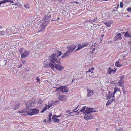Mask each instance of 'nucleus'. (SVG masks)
Returning <instances> with one entry per match:
<instances>
[{
    "instance_id": "nucleus-1",
    "label": "nucleus",
    "mask_w": 131,
    "mask_h": 131,
    "mask_svg": "<svg viewBox=\"0 0 131 131\" xmlns=\"http://www.w3.org/2000/svg\"><path fill=\"white\" fill-rule=\"evenodd\" d=\"M49 59L50 61L53 63H54L56 62L57 63H60V59H57V57L54 53L52 54L51 56H49Z\"/></svg>"
},
{
    "instance_id": "nucleus-2",
    "label": "nucleus",
    "mask_w": 131,
    "mask_h": 131,
    "mask_svg": "<svg viewBox=\"0 0 131 131\" xmlns=\"http://www.w3.org/2000/svg\"><path fill=\"white\" fill-rule=\"evenodd\" d=\"M54 88H56L57 89L55 91L57 92L59 90H60L62 91V92H67L69 89L67 88V86H60V87L57 88V87H54Z\"/></svg>"
},
{
    "instance_id": "nucleus-3",
    "label": "nucleus",
    "mask_w": 131,
    "mask_h": 131,
    "mask_svg": "<svg viewBox=\"0 0 131 131\" xmlns=\"http://www.w3.org/2000/svg\"><path fill=\"white\" fill-rule=\"evenodd\" d=\"M125 39L124 38H122V34L121 33H118L115 36L114 39L115 41H117L120 40L124 41Z\"/></svg>"
},
{
    "instance_id": "nucleus-4",
    "label": "nucleus",
    "mask_w": 131,
    "mask_h": 131,
    "mask_svg": "<svg viewBox=\"0 0 131 131\" xmlns=\"http://www.w3.org/2000/svg\"><path fill=\"white\" fill-rule=\"evenodd\" d=\"M68 49V51L70 53L73 52V50L76 48V46L74 44H72L69 45L67 47Z\"/></svg>"
},
{
    "instance_id": "nucleus-5",
    "label": "nucleus",
    "mask_w": 131,
    "mask_h": 131,
    "mask_svg": "<svg viewBox=\"0 0 131 131\" xmlns=\"http://www.w3.org/2000/svg\"><path fill=\"white\" fill-rule=\"evenodd\" d=\"M56 64L54 63L55 68L57 70L60 71H61L64 69V67L62 65L60 64L59 63Z\"/></svg>"
},
{
    "instance_id": "nucleus-6",
    "label": "nucleus",
    "mask_w": 131,
    "mask_h": 131,
    "mask_svg": "<svg viewBox=\"0 0 131 131\" xmlns=\"http://www.w3.org/2000/svg\"><path fill=\"white\" fill-rule=\"evenodd\" d=\"M36 103L35 101H32L31 100H29L27 103H26V106L29 107H32L34 106Z\"/></svg>"
},
{
    "instance_id": "nucleus-7",
    "label": "nucleus",
    "mask_w": 131,
    "mask_h": 131,
    "mask_svg": "<svg viewBox=\"0 0 131 131\" xmlns=\"http://www.w3.org/2000/svg\"><path fill=\"white\" fill-rule=\"evenodd\" d=\"M44 21L43 22L44 24L47 23V24H48L50 22V20L48 19V13L47 14V15H45L44 16L43 19Z\"/></svg>"
},
{
    "instance_id": "nucleus-8",
    "label": "nucleus",
    "mask_w": 131,
    "mask_h": 131,
    "mask_svg": "<svg viewBox=\"0 0 131 131\" xmlns=\"http://www.w3.org/2000/svg\"><path fill=\"white\" fill-rule=\"evenodd\" d=\"M29 53V52L27 50H25L24 52L20 53L21 58H25L28 55Z\"/></svg>"
},
{
    "instance_id": "nucleus-9",
    "label": "nucleus",
    "mask_w": 131,
    "mask_h": 131,
    "mask_svg": "<svg viewBox=\"0 0 131 131\" xmlns=\"http://www.w3.org/2000/svg\"><path fill=\"white\" fill-rule=\"evenodd\" d=\"M39 110L38 109H33L32 112L28 113L27 115L32 116L35 114L38 113L39 112Z\"/></svg>"
},
{
    "instance_id": "nucleus-10",
    "label": "nucleus",
    "mask_w": 131,
    "mask_h": 131,
    "mask_svg": "<svg viewBox=\"0 0 131 131\" xmlns=\"http://www.w3.org/2000/svg\"><path fill=\"white\" fill-rule=\"evenodd\" d=\"M84 115V118L86 120H88L89 119H92L94 118L93 116L91 114H88Z\"/></svg>"
},
{
    "instance_id": "nucleus-11",
    "label": "nucleus",
    "mask_w": 131,
    "mask_h": 131,
    "mask_svg": "<svg viewBox=\"0 0 131 131\" xmlns=\"http://www.w3.org/2000/svg\"><path fill=\"white\" fill-rule=\"evenodd\" d=\"M45 67L46 68L49 67L51 69H52L54 70V68H55L54 63L53 64L51 63H49L48 64L45 65Z\"/></svg>"
},
{
    "instance_id": "nucleus-12",
    "label": "nucleus",
    "mask_w": 131,
    "mask_h": 131,
    "mask_svg": "<svg viewBox=\"0 0 131 131\" xmlns=\"http://www.w3.org/2000/svg\"><path fill=\"white\" fill-rule=\"evenodd\" d=\"M91 111V109H90V108L88 107H86V108L85 111L83 113L84 115L89 114L90 113H92Z\"/></svg>"
},
{
    "instance_id": "nucleus-13",
    "label": "nucleus",
    "mask_w": 131,
    "mask_h": 131,
    "mask_svg": "<svg viewBox=\"0 0 131 131\" xmlns=\"http://www.w3.org/2000/svg\"><path fill=\"white\" fill-rule=\"evenodd\" d=\"M88 95V97L91 96L93 94V90H91L90 89H89L88 88H87Z\"/></svg>"
},
{
    "instance_id": "nucleus-14",
    "label": "nucleus",
    "mask_w": 131,
    "mask_h": 131,
    "mask_svg": "<svg viewBox=\"0 0 131 131\" xmlns=\"http://www.w3.org/2000/svg\"><path fill=\"white\" fill-rule=\"evenodd\" d=\"M125 76L124 75L122 76L118 77L117 79L118 80V82H121V81L124 82L125 80Z\"/></svg>"
},
{
    "instance_id": "nucleus-15",
    "label": "nucleus",
    "mask_w": 131,
    "mask_h": 131,
    "mask_svg": "<svg viewBox=\"0 0 131 131\" xmlns=\"http://www.w3.org/2000/svg\"><path fill=\"white\" fill-rule=\"evenodd\" d=\"M70 52L68 50L65 53H64L61 57L62 58H65L68 57L70 54Z\"/></svg>"
},
{
    "instance_id": "nucleus-16",
    "label": "nucleus",
    "mask_w": 131,
    "mask_h": 131,
    "mask_svg": "<svg viewBox=\"0 0 131 131\" xmlns=\"http://www.w3.org/2000/svg\"><path fill=\"white\" fill-rule=\"evenodd\" d=\"M29 107V106H27L25 108V114H26V115H27L28 114L27 113H29L31 111L32 109L30 108Z\"/></svg>"
},
{
    "instance_id": "nucleus-17",
    "label": "nucleus",
    "mask_w": 131,
    "mask_h": 131,
    "mask_svg": "<svg viewBox=\"0 0 131 131\" xmlns=\"http://www.w3.org/2000/svg\"><path fill=\"white\" fill-rule=\"evenodd\" d=\"M116 70L117 69L114 70L113 69H112L111 68H109L108 70V73L110 74L112 72L114 73L115 72Z\"/></svg>"
},
{
    "instance_id": "nucleus-18",
    "label": "nucleus",
    "mask_w": 131,
    "mask_h": 131,
    "mask_svg": "<svg viewBox=\"0 0 131 131\" xmlns=\"http://www.w3.org/2000/svg\"><path fill=\"white\" fill-rule=\"evenodd\" d=\"M59 99L62 101H64L66 100V99L64 95H59Z\"/></svg>"
},
{
    "instance_id": "nucleus-19",
    "label": "nucleus",
    "mask_w": 131,
    "mask_h": 131,
    "mask_svg": "<svg viewBox=\"0 0 131 131\" xmlns=\"http://www.w3.org/2000/svg\"><path fill=\"white\" fill-rule=\"evenodd\" d=\"M130 34L131 33L130 32L127 31L126 32L125 34L124 35V36L127 38H131V34Z\"/></svg>"
},
{
    "instance_id": "nucleus-20",
    "label": "nucleus",
    "mask_w": 131,
    "mask_h": 131,
    "mask_svg": "<svg viewBox=\"0 0 131 131\" xmlns=\"http://www.w3.org/2000/svg\"><path fill=\"white\" fill-rule=\"evenodd\" d=\"M54 54L56 55L57 58L61 54L62 52L61 51H56V53Z\"/></svg>"
},
{
    "instance_id": "nucleus-21",
    "label": "nucleus",
    "mask_w": 131,
    "mask_h": 131,
    "mask_svg": "<svg viewBox=\"0 0 131 131\" xmlns=\"http://www.w3.org/2000/svg\"><path fill=\"white\" fill-rule=\"evenodd\" d=\"M11 31L12 32H15V33L17 31V29L15 26H12L10 29Z\"/></svg>"
},
{
    "instance_id": "nucleus-22",
    "label": "nucleus",
    "mask_w": 131,
    "mask_h": 131,
    "mask_svg": "<svg viewBox=\"0 0 131 131\" xmlns=\"http://www.w3.org/2000/svg\"><path fill=\"white\" fill-rule=\"evenodd\" d=\"M112 22L111 21H109L107 22H105L104 23L107 27H110L111 26V24L112 23Z\"/></svg>"
},
{
    "instance_id": "nucleus-23",
    "label": "nucleus",
    "mask_w": 131,
    "mask_h": 131,
    "mask_svg": "<svg viewBox=\"0 0 131 131\" xmlns=\"http://www.w3.org/2000/svg\"><path fill=\"white\" fill-rule=\"evenodd\" d=\"M56 117L53 116L52 118V121L56 123H58L59 121V120L58 119L55 118Z\"/></svg>"
},
{
    "instance_id": "nucleus-24",
    "label": "nucleus",
    "mask_w": 131,
    "mask_h": 131,
    "mask_svg": "<svg viewBox=\"0 0 131 131\" xmlns=\"http://www.w3.org/2000/svg\"><path fill=\"white\" fill-rule=\"evenodd\" d=\"M89 42H85L82 43V45L81 46L82 48H84L86 46L89 45Z\"/></svg>"
},
{
    "instance_id": "nucleus-25",
    "label": "nucleus",
    "mask_w": 131,
    "mask_h": 131,
    "mask_svg": "<svg viewBox=\"0 0 131 131\" xmlns=\"http://www.w3.org/2000/svg\"><path fill=\"white\" fill-rule=\"evenodd\" d=\"M52 116V114L50 113H49L48 115V118L47 120V122L50 123L51 122V117Z\"/></svg>"
},
{
    "instance_id": "nucleus-26",
    "label": "nucleus",
    "mask_w": 131,
    "mask_h": 131,
    "mask_svg": "<svg viewBox=\"0 0 131 131\" xmlns=\"http://www.w3.org/2000/svg\"><path fill=\"white\" fill-rule=\"evenodd\" d=\"M120 89L119 88L117 87H115L114 88V90L113 92V95L112 97H114V94L117 91H119Z\"/></svg>"
},
{
    "instance_id": "nucleus-27",
    "label": "nucleus",
    "mask_w": 131,
    "mask_h": 131,
    "mask_svg": "<svg viewBox=\"0 0 131 131\" xmlns=\"http://www.w3.org/2000/svg\"><path fill=\"white\" fill-rule=\"evenodd\" d=\"M51 104L50 105V106H53L57 104L58 101H51Z\"/></svg>"
},
{
    "instance_id": "nucleus-28",
    "label": "nucleus",
    "mask_w": 131,
    "mask_h": 131,
    "mask_svg": "<svg viewBox=\"0 0 131 131\" xmlns=\"http://www.w3.org/2000/svg\"><path fill=\"white\" fill-rule=\"evenodd\" d=\"M18 113H21V115L22 116H25L26 115V114H25V110H22L20 111H19Z\"/></svg>"
},
{
    "instance_id": "nucleus-29",
    "label": "nucleus",
    "mask_w": 131,
    "mask_h": 131,
    "mask_svg": "<svg viewBox=\"0 0 131 131\" xmlns=\"http://www.w3.org/2000/svg\"><path fill=\"white\" fill-rule=\"evenodd\" d=\"M115 65L117 67H119L122 66V65H121L119 64V62L118 61H117L115 63Z\"/></svg>"
},
{
    "instance_id": "nucleus-30",
    "label": "nucleus",
    "mask_w": 131,
    "mask_h": 131,
    "mask_svg": "<svg viewBox=\"0 0 131 131\" xmlns=\"http://www.w3.org/2000/svg\"><path fill=\"white\" fill-rule=\"evenodd\" d=\"M47 24H47L45 25L42 26V27H41V29H40V30L38 32H40V31H43L45 29V27L47 26Z\"/></svg>"
},
{
    "instance_id": "nucleus-31",
    "label": "nucleus",
    "mask_w": 131,
    "mask_h": 131,
    "mask_svg": "<svg viewBox=\"0 0 131 131\" xmlns=\"http://www.w3.org/2000/svg\"><path fill=\"white\" fill-rule=\"evenodd\" d=\"M97 19V18H95L94 19L92 20H89L88 21L90 23H92L95 21Z\"/></svg>"
},
{
    "instance_id": "nucleus-32",
    "label": "nucleus",
    "mask_w": 131,
    "mask_h": 131,
    "mask_svg": "<svg viewBox=\"0 0 131 131\" xmlns=\"http://www.w3.org/2000/svg\"><path fill=\"white\" fill-rule=\"evenodd\" d=\"M7 30L2 31H0V34H1V35L4 36L5 35V34L6 33Z\"/></svg>"
},
{
    "instance_id": "nucleus-33",
    "label": "nucleus",
    "mask_w": 131,
    "mask_h": 131,
    "mask_svg": "<svg viewBox=\"0 0 131 131\" xmlns=\"http://www.w3.org/2000/svg\"><path fill=\"white\" fill-rule=\"evenodd\" d=\"M20 104L18 103L16 104L14 107V110H16L18 108H19V107L20 106Z\"/></svg>"
},
{
    "instance_id": "nucleus-34",
    "label": "nucleus",
    "mask_w": 131,
    "mask_h": 131,
    "mask_svg": "<svg viewBox=\"0 0 131 131\" xmlns=\"http://www.w3.org/2000/svg\"><path fill=\"white\" fill-rule=\"evenodd\" d=\"M2 1L4 2V3L7 2H10L12 3H13L14 2L12 0H4Z\"/></svg>"
},
{
    "instance_id": "nucleus-35",
    "label": "nucleus",
    "mask_w": 131,
    "mask_h": 131,
    "mask_svg": "<svg viewBox=\"0 0 131 131\" xmlns=\"http://www.w3.org/2000/svg\"><path fill=\"white\" fill-rule=\"evenodd\" d=\"M86 106H84L83 107L82 109L81 110L79 111H80L81 112H83V113L86 110Z\"/></svg>"
},
{
    "instance_id": "nucleus-36",
    "label": "nucleus",
    "mask_w": 131,
    "mask_h": 131,
    "mask_svg": "<svg viewBox=\"0 0 131 131\" xmlns=\"http://www.w3.org/2000/svg\"><path fill=\"white\" fill-rule=\"evenodd\" d=\"M78 46H80L75 51V52L76 51H78L81 49L82 48V47L81 46V45H79Z\"/></svg>"
},
{
    "instance_id": "nucleus-37",
    "label": "nucleus",
    "mask_w": 131,
    "mask_h": 131,
    "mask_svg": "<svg viewBox=\"0 0 131 131\" xmlns=\"http://www.w3.org/2000/svg\"><path fill=\"white\" fill-rule=\"evenodd\" d=\"M112 103V102H111V101L108 100L106 104V105L107 106L108 105L111 104Z\"/></svg>"
},
{
    "instance_id": "nucleus-38",
    "label": "nucleus",
    "mask_w": 131,
    "mask_h": 131,
    "mask_svg": "<svg viewBox=\"0 0 131 131\" xmlns=\"http://www.w3.org/2000/svg\"><path fill=\"white\" fill-rule=\"evenodd\" d=\"M24 7H25L27 9H29V5L28 4L24 5Z\"/></svg>"
},
{
    "instance_id": "nucleus-39",
    "label": "nucleus",
    "mask_w": 131,
    "mask_h": 131,
    "mask_svg": "<svg viewBox=\"0 0 131 131\" xmlns=\"http://www.w3.org/2000/svg\"><path fill=\"white\" fill-rule=\"evenodd\" d=\"M118 83L119 82H118ZM119 85L121 87L123 86H124V84L123 82H119Z\"/></svg>"
},
{
    "instance_id": "nucleus-40",
    "label": "nucleus",
    "mask_w": 131,
    "mask_h": 131,
    "mask_svg": "<svg viewBox=\"0 0 131 131\" xmlns=\"http://www.w3.org/2000/svg\"><path fill=\"white\" fill-rule=\"evenodd\" d=\"M79 110V109L77 111H74L73 112H75V115H78L79 114V112L78 111Z\"/></svg>"
},
{
    "instance_id": "nucleus-41",
    "label": "nucleus",
    "mask_w": 131,
    "mask_h": 131,
    "mask_svg": "<svg viewBox=\"0 0 131 131\" xmlns=\"http://www.w3.org/2000/svg\"><path fill=\"white\" fill-rule=\"evenodd\" d=\"M123 3L121 2L120 3L119 7H120L121 8H122L123 7Z\"/></svg>"
},
{
    "instance_id": "nucleus-42",
    "label": "nucleus",
    "mask_w": 131,
    "mask_h": 131,
    "mask_svg": "<svg viewBox=\"0 0 131 131\" xmlns=\"http://www.w3.org/2000/svg\"><path fill=\"white\" fill-rule=\"evenodd\" d=\"M50 12H49L48 13V19L51 18V15L50 14Z\"/></svg>"
},
{
    "instance_id": "nucleus-43",
    "label": "nucleus",
    "mask_w": 131,
    "mask_h": 131,
    "mask_svg": "<svg viewBox=\"0 0 131 131\" xmlns=\"http://www.w3.org/2000/svg\"><path fill=\"white\" fill-rule=\"evenodd\" d=\"M126 10L129 12H131V8L130 7H128L127 8Z\"/></svg>"
},
{
    "instance_id": "nucleus-44",
    "label": "nucleus",
    "mask_w": 131,
    "mask_h": 131,
    "mask_svg": "<svg viewBox=\"0 0 131 131\" xmlns=\"http://www.w3.org/2000/svg\"><path fill=\"white\" fill-rule=\"evenodd\" d=\"M113 97V96H112V95H111L110 94H109L107 96V99H109L111 98V97Z\"/></svg>"
},
{
    "instance_id": "nucleus-45",
    "label": "nucleus",
    "mask_w": 131,
    "mask_h": 131,
    "mask_svg": "<svg viewBox=\"0 0 131 131\" xmlns=\"http://www.w3.org/2000/svg\"><path fill=\"white\" fill-rule=\"evenodd\" d=\"M89 72H91V73H93V72L92 71V70L90 69H89V71H86V73H88Z\"/></svg>"
},
{
    "instance_id": "nucleus-46",
    "label": "nucleus",
    "mask_w": 131,
    "mask_h": 131,
    "mask_svg": "<svg viewBox=\"0 0 131 131\" xmlns=\"http://www.w3.org/2000/svg\"><path fill=\"white\" fill-rule=\"evenodd\" d=\"M90 109H91V112L92 113L93 112H95L96 111H95V110H94L93 111H92V110H93L94 109V108H90Z\"/></svg>"
},
{
    "instance_id": "nucleus-47",
    "label": "nucleus",
    "mask_w": 131,
    "mask_h": 131,
    "mask_svg": "<svg viewBox=\"0 0 131 131\" xmlns=\"http://www.w3.org/2000/svg\"><path fill=\"white\" fill-rule=\"evenodd\" d=\"M42 101L41 100H39V101L38 102V103L39 104H42Z\"/></svg>"
},
{
    "instance_id": "nucleus-48",
    "label": "nucleus",
    "mask_w": 131,
    "mask_h": 131,
    "mask_svg": "<svg viewBox=\"0 0 131 131\" xmlns=\"http://www.w3.org/2000/svg\"><path fill=\"white\" fill-rule=\"evenodd\" d=\"M36 79L37 82H40V79L38 77H37Z\"/></svg>"
},
{
    "instance_id": "nucleus-49",
    "label": "nucleus",
    "mask_w": 131,
    "mask_h": 131,
    "mask_svg": "<svg viewBox=\"0 0 131 131\" xmlns=\"http://www.w3.org/2000/svg\"><path fill=\"white\" fill-rule=\"evenodd\" d=\"M61 116V115H60L58 116H56V115H53L54 117H55L56 118H58L60 117Z\"/></svg>"
},
{
    "instance_id": "nucleus-50",
    "label": "nucleus",
    "mask_w": 131,
    "mask_h": 131,
    "mask_svg": "<svg viewBox=\"0 0 131 131\" xmlns=\"http://www.w3.org/2000/svg\"><path fill=\"white\" fill-rule=\"evenodd\" d=\"M60 18L59 17H58L56 20H55V21H58L60 19Z\"/></svg>"
},
{
    "instance_id": "nucleus-51",
    "label": "nucleus",
    "mask_w": 131,
    "mask_h": 131,
    "mask_svg": "<svg viewBox=\"0 0 131 131\" xmlns=\"http://www.w3.org/2000/svg\"><path fill=\"white\" fill-rule=\"evenodd\" d=\"M109 94H110V95H112V96H112V95L113 94V93L112 92L110 93V92H109Z\"/></svg>"
},
{
    "instance_id": "nucleus-52",
    "label": "nucleus",
    "mask_w": 131,
    "mask_h": 131,
    "mask_svg": "<svg viewBox=\"0 0 131 131\" xmlns=\"http://www.w3.org/2000/svg\"><path fill=\"white\" fill-rule=\"evenodd\" d=\"M45 111V110H44L43 109H42V111H41V112L42 113H43L44 111Z\"/></svg>"
},
{
    "instance_id": "nucleus-53",
    "label": "nucleus",
    "mask_w": 131,
    "mask_h": 131,
    "mask_svg": "<svg viewBox=\"0 0 131 131\" xmlns=\"http://www.w3.org/2000/svg\"><path fill=\"white\" fill-rule=\"evenodd\" d=\"M111 101V102H113L115 101V100L114 99H112V100H110Z\"/></svg>"
},
{
    "instance_id": "nucleus-54",
    "label": "nucleus",
    "mask_w": 131,
    "mask_h": 131,
    "mask_svg": "<svg viewBox=\"0 0 131 131\" xmlns=\"http://www.w3.org/2000/svg\"><path fill=\"white\" fill-rule=\"evenodd\" d=\"M94 69V68L93 67H91V68L90 69L92 70V71Z\"/></svg>"
},
{
    "instance_id": "nucleus-55",
    "label": "nucleus",
    "mask_w": 131,
    "mask_h": 131,
    "mask_svg": "<svg viewBox=\"0 0 131 131\" xmlns=\"http://www.w3.org/2000/svg\"><path fill=\"white\" fill-rule=\"evenodd\" d=\"M47 106H46L43 109L44 110H45V111H46L47 110Z\"/></svg>"
},
{
    "instance_id": "nucleus-56",
    "label": "nucleus",
    "mask_w": 131,
    "mask_h": 131,
    "mask_svg": "<svg viewBox=\"0 0 131 131\" xmlns=\"http://www.w3.org/2000/svg\"><path fill=\"white\" fill-rule=\"evenodd\" d=\"M78 106H77L75 109H74L73 110V111H74L75 110H77L78 108Z\"/></svg>"
},
{
    "instance_id": "nucleus-57",
    "label": "nucleus",
    "mask_w": 131,
    "mask_h": 131,
    "mask_svg": "<svg viewBox=\"0 0 131 131\" xmlns=\"http://www.w3.org/2000/svg\"><path fill=\"white\" fill-rule=\"evenodd\" d=\"M22 49H20V50H19V51H20L21 52V53L22 52Z\"/></svg>"
},
{
    "instance_id": "nucleus-58",
    "label": "nucleus",
    "mask_w": 131,
    "mask_h": 131,
    "mask_svg": "<svg viewBox=\"0 0 131 131\" xmlns=\"http://www.w3.org/2000/svg\"><path fill=\"white\" fill-rule=\"evenodd\" d=\"M130 43H131V41L128 42V43L129 45H130L129 44Z\"/></svg>"
},
{
    "instance_id": "nucleus-59",
    "label": "nucleus",
    "mask_w": 131,
    "mask_h": 131,
    "mask_svg": "<svg viewBox=\"0 0 131 131\" xmlns=\"http://www.w3.org/2000/svg\"><path fill=\"white\" fill-rule=\"evenodd\" d=\"M46 119H45L43 121V122H46Z\"/></svg>"
},
{
    "instance_id": "nucleus-60",
    "label": "nucleus",
    "mask_w": 131,
    "mask_h": 131,
    "mask_svg": "<svg viewBox=\"0 0 131 131\" xmlns=\"http://www.w3.org/2000/svg\"><path fill=\"white\" fill-rule=\"evenodd\" d=\"M122 89H123V90H124V86H122Z\"/></svg>"
},
{
    "instance_id": "nucleus-61",
    "label": "nucleus",
    "mask_w": 131,
    "mask_h": 131,
    "mask_svg": "<svg viewBox=\"0 0 131 131\" xmlns=\"http://www.w3.org/2000/svg\"><path fill=\"white\" fill-rule=\"evenodd\" d=\"M59 2H61L62 1V0H57Z\"/></svg>"
},
{
    "instance_id": "nucleus-62",
    "label": "nucleus",
    "mask_w": 131,
    "mask_h": 131,
    "mask_svg": "<svg viewBox=\"0 0 131 131\" xmlns=\"http://www.w3.org/2000/svg\"><path fill=\"white\" fill-rule=\"evenodd\" d=\"M123 34L124 35L125 34V33H126V32H122Z\"/></svg>"
},
{
    "instance_id": "nucleus-63",
    "label": "nucleus",
    "mask_w": 131,
    "mask_h": 131,
    "mask_svg": "<svg viewBox=\"0 0 131 131\" xmlns=\"http://www.w3.org/2000/svg\"><path fill=\"white\" fill-rule=\"evenodd\" d=\"M95 50V48H93L92 49V51H94Z\"/></svg>"
},
{
    "instance_id": "nucleus-64",
    "label": "nucleus",
    "mask_w": 131,
    "mask_h": 131,
    "mask_svg": "<svg viewBox=\"0 0 131 131\" xmlns=\"http://www.w3.org/2000/svg\"><path fill=\"white\" fill-rule=\"evenodd\" d=\"M3 28V27L2 26H1V25H0V29L1 28Z\"/></svg>"
}]
</instances>
